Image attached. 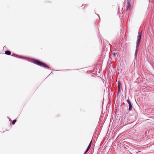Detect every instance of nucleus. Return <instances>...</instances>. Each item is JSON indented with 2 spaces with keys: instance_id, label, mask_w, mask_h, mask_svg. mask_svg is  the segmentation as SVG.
<instances>
[{
  "instance_id": "1",
  "label": "nucleus",
  "mask_w": 154,
  "mask_h": 154,
  "mask_svg": "<svg viewBox=\"0 0 154 154\" xmlns=\"http://www.w3.org/2000/svg\"><path fill=\"white\" fill-rule=\"evenodd\" d=\"M33 62L34 63L38 65L44 67L47 69L49 68V67L48 66H47L46 65V64H45V63H44L38 60H34L33 61Z\"/></svg>"
},
{
  "instance_id": "2",
  "label": "nucleus",
  "mask_w": 154,
  "mask_h": 154,
  "mask_svg": "<svg viewBox=\"0 0 154 154\" xmlns=\"http://www.w3.org/2000/svg\"><path fill=\"white\" fill-rule=\"evenodd\" d=\"M142 34V31L139 33L138 35L137 36V46L136 48H137L139 45L140 42L141 40V35Z\"/></svg>"
},
{
  "instance_id": "3",
  "label": "nucleus",
  "mask_w": 154,
  "mask_h": 154,
  "mask_svg": "<svg viewBox=\"0 0 154 154\" xmlns=\"http://www.w3.org/2000/svg\"><path fill=\"white\" fill-rule=\"evenodd\" d=\"M130 0H128L127 1L128 5L126 7V10L127 11L129 10L130 9L131 5L130 3Z\"/></svg>"
},
{
  "instance_id": "4",
  "label": "nucleus",
  "mask_w": 154,
  "mask_h": 154,
  "mask_svg": "<svg viewBox=\"0 0 154 154\" xmlns=\"http://www.w3.org/2000/svg\"><path fill=\"white\" fill-rule=\"evenodd\" d=\"M127 102L129 105V110H131L132 109V105L131 103L129 100H127Z\"/></svg>"
},
{
  "instance_id": "5",
  "label": "nucleus",
  "mask_w": 154,
  "mask_h": 154,
  "mask_svg": "<svg viewBox=\"0 0 154 154\" xmlns=\"http://www.w3.org/2000/svg\"><path fill=\"white\" fill-rule=\"evenodd\" d=\"M91 143H92V140H91L90 141V142L89 143V145H88V146L87 148V150H86V151H85V154H86L88 152V151L89 150V149H90V148L91 146Z\"/></svg>"
},
{
  "instance_id": "6",
  "label": "nucleus",
  "mask_w": 154,
  "mask_h": 154,
  "mask_svg": "<svg viewBox=\"0 0 154 154\" xmlns=\"http://www.w3.org/2000/svg\"><path fill=\"white\" fill-rule=\"evenodd\" d=\"M5 54L7 55H10L11 54V52L9 51H5Z\"/></svg>"
},
{
  "instance_id": "7",
  "label": "nucleus",
  "mask_w": 154,
  "mask_h": 154,
  "mask_svg": "<svg viewBox=\"0 0 154 154\" xmlns=\"http://www.w3.org/2000/svg\"><path fill=\"white\" fill-rule=\"evenodd\" d=\"M16 122V120H13V121L12 123V124L13 125H14V124Z\"/></svg>"
},
{
  "instance_id": "8",
  "label": "nucleus",
  "mask_w": 154,
  "mask_h": 154,
  "mask_svg": "<svg viewBox=\"0 0 154 154\" xmlns=\"http://www.w3.org/2000/svg\"><path fill=\"white\" fill-rule=\"evenodd\" d=\"M118 88H119V90L120 88V84H119H119H118Z\"/></svg>"
}]
</instances>
